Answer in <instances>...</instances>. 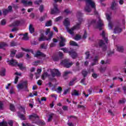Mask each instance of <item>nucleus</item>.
Segmentation results:
<instances>
[{
  "mask_svg": "<svg viewBox=\"0 0 126 126\" xmlns=\"http://www.w3.org/2000/svg\"><path fill=\"white\" fill-rule=\"evenodd\" d=\"M82 15H83V14L81 13V12L79 11L77 12V17H78L79 23L70 30L68 27L70 26V22H69L68 18H66L64 20L63 23V25L65 26L67 32H68L69 34H70V35H73L74 34V32H73L74 30H78V29H80V25H81V22L83 21V20L81 18L82 17Z\"/></svg>",
  "mask_w": 126,
  "mask_h": 126,
  "instance_id": "1",
  "label": "nucleus"
},
{
  "mask_svg": "<svg viewBox=\"0 0 126 126\" xmlns=\"http://www.w3.org/2000/svg\"><path fill=\"white\" fill-rule=\"evenodd\" d=\"M85 1L86 6L85 7V11H86V12H90V11H91V7H92V8H94V14H98V12L96 11L95 2L92 1V0H85Z\"/></svg>",
  "mask_w": 126,
  "mask_h": 126,
  "instance_id": "2",
  "label": "nucleus"
},
{
  "mask_svg": "<svg viewBox=\"0 0 126 126\" xmlns=\"http://www.w3.org/2000/svg\"><path fill=\"white\" fill-rule=\"evenodd\" d=\"M50 72L51 75L49 74L48 72H45L42 75V78L43 80L45 79V77H49L51 78V76H52V78H54L55 76L60 77L61 76V72L59 71V70L57 69H53L50 70Z\"/></svg>",
  "mask_w": 126,
  "mask_h": 126,
  "instance_id": "3",
  "label": "nucleus"
},
{
  "mask_svg": "<svg viewBox=\"0 0 126 126\" xmlns=\"http://www.w3.org/2000/svg\"><path fill=\"white\" fill-rule=\"evenodd\" d=\"M29 117V120L32 121V124H36L40 126H43L46 125L45 121L39 120V116L37 115V114H33L30 115Z\"/></svg>",
  "mask_w": 126,
  "mask_h": 126,
  "instance_id": "4",
  "label": "nucleus"
},
{
  "mask_svg": "<svg viewBox=\"0 0 126 126\" xmlns=\"http://www.w3.org/2000/svg\"><path fill=\"white\" fill-rule=\"evenodd\" d=\"M9 64L12 65L13 66H19V68L21 69V70L26 69V68L23 66V64L22 63H20L18 64V63H17V61H16V60H14V59H12L11 60L9 61Z\"/></svg>",
  "mask_w": 126,
  "mask_h": 126,
  "instance_id": "5",
  "label": "nucleus"
},
{
  "mask_svg": "<svg viewBox=\"0 0 126 126\" xmlns=\"http://www.w3.org/2000/svg\"><path fill=\"white\" fill-rule=\"evenodd\" d=\"M98 44H95V47H99V48H102V51H105L106 50H107V45H106V43L104 42V41L103 40H98Z\"/></svg>",
  "mask_w": 126,
  "mask_h": 126,
  "instance_id": "6",
  "label": "nucleus"
},
{
  "mask_svg": "<svg viewBox=\"0 0 126 126\" xmlns=\"http://www.w3.org/2000/svg\"><path fill=\"white\" fill-rule=\"evenodd\" d=\"M104 26V22L101 20L100 17L98 18V21H97L96 25L95 28L99 29V31L102 30V28Z\"/></svg>",
  "mask_w": 126,
  "mask_h": 126,
  "instance_id": "7",
  "label": "nucleus"
},
{
  "mask_svg": "<svg viewBox=\"0 0 126 126\" xmlns=\"http://www.w3.org/2000/svg\"><path fill=\"white\" fill-rule=\"evenodd\" d=\"M62 64H63L65 67L68 68L72 65V63H69V59H65L62 62Z\"/></svg>",
  "mask_w": 126,
  "mask_h": 126,
  "instance_id": "8",
  "label": "nucleus"
},
{
  "mask_svg": "<svg viewBox=\"0 0 126 126\" xmlns=\"http://www.w3.org/2000/svg\"><path fill=\"white\" fill-rule=\"evenodd\" d=\"M54 8L51 9V14H59L60 13V10L58 8V4H54Z\"/></svg>",
  "mask_w": 126,
  "mask_h": 126,
  "instance_id": "9",
  "label": "nucleus"
},
{
  "mask_svg": "<svg viewBox=\"0 0 126 126\" xmlns=\"http://www.w3.org/2000/svg\"><path fill=\"white\" fill-rule=\"evenodd\" d=\"M17 88L18 89H23V88L27 89V82L25 81L21 84H19L17 86Z\"/></svg>",
  "mask_w": 126,
  "mask_h": 126,
  "instance_id": "10",
  "label": "nucleus"
},
{
  "mask_svg": "<svg viewBox=\"0 0 126 126\" xmlns=\"http://www.w3.org/2000/svg\"><path fill=\"white\" fill-rule=\"evenodd\" d=\"M58 57H55V56H53V59L54 62H58L59 61V59H63V54L61 52H58Z\"/></svg>",
  "mask_w": 126,
  "mask_h": 126,
  "instance_id": "11",
  "label": "nucleus"
},
{
  "mask_svg": "<svg viewBox=\"0 0 126 126\" xmlns=\"http://www.w3.org/2000/svg\"><path fill=\"white\" fill-rule=\"evenodd\" d=\"M21 2L23 4L24 6H30L33 4V2L31 1H28L27 0H22Z\"/></svg>",
  "mask_w": 126,
  "mask_h": 126,
  "instance_id": "12",
  "label": "nucleus"
},
{
  "mask_svg": "<svg viewBox=\"0 0 126 126\" xmlns=\"http://www.w3.org/2000/svg\"><path fill=\"white\" fill-rule=\"evenodd\" d=\"M57 118V115L54 113H51L49 114L47 122L50 123L53 120V119H56Z\"/></svg>",
  "mask_w": 126,
  "mask_h": 126,
  "instance_id": "13",
  "label": "nucleus"
},
{
  "mask_svg": "<svg viewBox=\"0 0 126 126\" xmlns=\"http://www.w3.org/2000/svg\"><path fill=\"white\" fill-rule=\"evenodd\" d=\"M106 19L109 21L108 27L109 29H113V27L112 26V24L110 22L111 21V15L109 14H106Z\"/></svg>",
  "mask_w": 126,
  "mask_h": 126,
  "instance_id": "14",
  "label": "nucleus"
},
{
  "mask_svg": "<svg viewBox=\"0 0 126 126\" xmlns=\"http://www.w3.org/2000/svg\"><path fill=\"white\" fill-rule=\"evenodd\" d=\"M65 38H63V36H61L60 42V47H64V46H65Z\"/></svg>",
  "mask_w": 126,
  "mask_h": 126,
  "instance_id": "15",
  "label": "nucleus"
},
{
  "mask_svg": "<svg viewBox=\"0 0 126 126\" xmlns=\"http://www.w3.org/2000/svg\"><path fill=\"white\" fill-rule=\"evenodd\" d=\"M99 60V56H95L94 58L93 59V63H91V65H96L98 63V61Z\"/></svg>",
  "mask_w": 126,
  "mask_h": 126,
  "instance_id": "16",
  "label": "nucleus"
},
{
  "mask_svg": "<svg viewBox=\"0 0 126 126\" xmlns=\"http://www.w3.org/2000/svg\"><path fill=\"white\" fill-rule=\"evenodd\" d=\"M34 57L35 58H40V57H42L43 58H45L46 57V55L44 54L43 53L37 51L36 54L34 55Z\"/></svg>",
  "mask_w": 126,
  "mask_h": 126,
  "instance_id": "17",
  "label": "nucleus"
},
{
  "mask_svg": "<svg viewBox=\"0 0 126 126\" xmlns=\"http://www.w3.org/2000/svg\"><path fill=\"white\" fill-rule=\"evenodd\" d=\"M49 34L48 35V38L47 40H51V38H52V37H53V32H50V29H48L46 30V31L45 32V35H48V34Z\"/></svg>",
  "mask_w": 126,
  "mask_h": 126,
  "instance_id": "18",
  "label": "nucleus"
},
{
  "mask_svg": "<svg viewBox=\"0 0 126 126\" xmlns=\"http://www.w3.org/2000/svg\"><path fill=\"white\" fill-rule=\"evenodd\" d=\"M69 54L71 56L72 59H75L76 57H77V54L75 53V52L73 50H71L68 52Z\"/></svg>",
  "mask_w": 126,
  "mask_h": 126,
  "instance_id": "19",
  "label": "nucleus"
},
{
  "mask_svg": "<svg viewBox=\"0 0 126 126\" xmlns=\"http://www.w3.org/2000/svg\"><path fill=\"white\" fill-rule=\"evenodd\" d=\"M105 35L106 33H105V31H102V33H100V36H102V38L104 39L105 43L108 44V37H106Z\"/></svg>",
  "mask_w": 126,
  "mask_h": 126,
  "instance_id": "20",
  "label": "nucleus"
},
{
  "mask_svg": "<svg viewBox=\"0 0 126 126\" xmlns=\"http://www.w3.org/2000/svg\"><path fill=\"white\" fill-rule=\"evenodd\" d=\"M20 25V21H16L14 22L12 24L10 25V27H16Z\"/></svg>",
  "mask_w": 126,
  "mask_h": 126,
  "instance_id": "21",
  "label": "nucleus"
},
{
  "mask_svg": "<svg viewBox=\"0 0 126 126\" xmlns=\"http://www.w3.org/2000/svg\"><path fill=\"white\" fill-rule=\"evenodd\" d=\"M111 8L112 10H115L118 8V4L115 1H113L111 4Z\"/></svg>",
  "mask_w": 126,
  "mask_h": 126,
  "instance_id": "22",
  "label": "nucleus"
},
{
  "mask_svg": "<svg viewBox=\"0 0 126 126\" xmlns=\"http://www.w3.org/2000/svg\"><path fill=\"white\" fill-rule=\"evenodd\" d=\"M8 47V44L5 42H1L0 43V49H3V50H5V48Z\"/></svg>",
  "mask_w": 126,
  "mask_h": 126,
  "instance_id": "23",
  "label": "nucleus"
},
{
  "mask_svg": "<svg viewBox=\"0 0 126 126\" xmlns=\"http://www.w3.org/2000/svg\"><path fill=\"white\" fill-rule=\"evenodd\" d=\"M29 30L31 34H33V33L35 32V29L32 24L30 25L29 27Z\"/></svg>",
  "mask_w": 126,
  "mask_h": 126,
  "instance_id": "24",
  "label": "nucleus"
},
{
  "mask_svg": "<svg viewBox=\"0 0 126 126\" xmlns=\"http://www.w3.org/2000/svg\"><path fill=\"white\" fill-rule=\"evenodd\" d=\"M72 96H79L80 95V93H79V91H77L76 90H73L71 92Z\"/></svg>",
  "mask_w": 126,
  "mask_h": 126,
  "instance_id": "25",
  "label": "nucleus"
},
{
  "mask_svg": "<svg viewBox=\"0 0 126 126\" xmlns=\"http://www.w3.org/2000/svg\"><path fill=\"white\" fill-rule=\"evenodd\" d=\"M122 32V29L120 28V27L116 26L114 29V33L117 34L118 33H121Z\"/></svg>",
  "mask_w": 126,
  "mask_h": 126,
  "instance_id": "26",
  "label": "nucleus"
},
{
  "mask_svg": "<svg viewBox=\"0 0 126 126\" xmlns=\"http://www.w3.org/2000/svg\"><path fill=\"white\" fill-rule=\"evenodd\" d=\"M17 114L19 118H20L21 120H22V121H24V120H25V116L23 114L20 113V112H18Z\"/></svg>",
  "mask_w": 126,
  "mask_h": 126,
  "instance_id": "27",
  "label": "nucleus"
},
{
  "mask_svg": "<svg viewBox=\"0 0 126 126\" xmlns=\"http://www.w3.org/2000/svg\"><path fill=\"white\" fill-rule=\"evenodd\" d=\"M5 71H6L5 68H2L0 71V75H1V76H4L5 75Z\"/></svg>",
  "mask_w": 126,
  "mask_h": 126,
  "instance_id": "28",
  "label": "nucleus"
},
{
  "mask_svg": "<svg viewBox=\"0 0 126 126\" xmlns=\"http://www.w3.org/2000/svg\"><path fill=\"white\" fill-rule=\"evenodd\" d=\"M39 42H42V41H45V36L44 34L41 33L40 38L38 39Z\"/></svg>",
  "mask_w": 126,
  "mask_h": 126,
  "instance_id": "29",
  "label": "nucleus"
},
{
  "mask_svg": "<svg viewBox=\"0 0 126 126\" xmlns=\"http://www.w3.org/2000/svg\"><path fill=\"white\" fill-rule=\"evenodd\" d=\"M16 54V50L14 49H11V54H10V56L12 58H13L14 56H15V54Z\"/></svg>",
  "mask_w": 126,
  "mask_h": 126,
  "instance_id": "30",
  "label": "nucleus"
},
{
  "mask_svg": "<svg viewBox=\"0 0 126 126\" xmlns=\"http://www.w3.org/2000/svg\"><path fill=\"white\" fill-rule=\"evenodd\" d=\"M41 72H42V69L38 68L37 69V73H35L36 79L39 77V76H38V74H40V73H41Z\"/></svg>",
  "mask_w": 126,
  "mask_h": 126,
  "instance_id": "31",
  "label": "nucleus"
},
{
  "mask_svg": "<svg viewBox=\"0 0 126 126\" xmlns=\"http://www.w3.org/2000/svg\"><path fill=\"white\" fill-rule=\"evenodd\" d=\"M117 51L120 53H123L124 52V47L123 46L117 47Z\"/></svg>",
  "mask_w": 126,
  "mask_h": 126,
  "instance_id": "32",
  "label": "nucleus"
},
{
  "mask_svg": "<svg viewBox=\"0 0 126 126\" xmlns=\"http://www.w3.org/2000/svg\"><path fill=\"white\" fill-rule=\"evenodd\" d=\"M55 91H56V92H57L59 94H61L62 93V92L63 91V89L61 87H58V88L56 89Z\"/></svg>",
  "mask_w": 126,
  "mask_h": 126,
  "instance_id": "33",
  "label": "nucleus"
},
{
  "mask_svg": "<svg viewBox=\"0 0 126 126\" xmlns=\"http://www.w3.org/2000/svg\"><path fill=\"white\" fill-rule=\"evenodd\" d=\"M70 45L71 46H75V47L78 46V44H77V43L75 42V41H70Z\"/></svg>",
  "mask_w": 126,
  "mask_h": 126,
  "instance_id": "34",
  "label": "nucleus"
},
{
  "mask_svg": "<svg viewBox=\"0 0 126 126\" xmlns=\"http://www.w3.org/2000/svg\"><path fill=\"white\" fill-rule=\"evenodd\" d=\"M77 78H74L69 83V85L70 86H72L73 84H74V82H75Z\"/></svg>",
  "mask_w": 126,
  "mask_h": 126,
  "instance_id": "35",
  "label": "nucleus"
},
{
  "mask_svg": "<svg viewBox=\"0 0 126 126\" xmlns=\"http://www.w3.org/2000/svg\"><path fill=\"white\" fill-rule=\"evenodd\" d=\"M22 50L24 51V52H31V53H32V54H33V50L25 49V48H22Z\"/></svg>",
  "mask_w": 126,
  "mask_h": 126,
  "instance_id": "36",
  "label": "nucleus"
},
{
  "mask_svg": "<svg viewBox=\"0 0 126 126\" xmlns=\"http://www.w3.org/2000/svg\"><path fill=\"white\" fill-rule=\"evenodd\" d=\"M43 101H47V98L46 97H41V100H38V103L41 105L42 104V101L43 102Z\"/></svg>",
  "mask_w": 126,
  "mask_h": 126,
  "instance_id": "37",
  "label": "nucleus"
},
{
  "mask_svg": "<svg viewBox=\"0 0 126 126\" xmlns=\"http://www.w3.org/2000/svg\"><path fill=\"white\" fill-rule=\"evenodd\" d=\"M0 126H7V122L6 121H2L0 122Z\"/></svg>",
  "mask_w": 126,
  "mask_h": 126,
  "instance_id": "38",
  "label": "nucleus"
},
{
  "mask_svg": "<svg viewBox=\"0 0 126 126\" xmlns=\"http://www.w3.org/2000/svg\"><path fill=\"white\" fill-rule=\"evenodd\" d=\"M4 105L3 102L0 101V111H2L4 109Z\"/></svg>",
  "mask_w": 126,
  "mask_h": 126,
  "instance_id": "39",
  "label": "nucleus"
},
{
  "mask_svg": "<svg viewBox=\"0 0 126 126\" xmlns=\"http://www.w3.org/2000/svg\"><path fill=\"white\" fill-rule=\"evenodd\" d=\"M10 111H12V112H14V111H15V107L13 104H10Z\"/></svg>",
  "mask_w": 126,
  "mask_h": 126,
  "instance_id": "40",
  "label": "nucleus"
},
{
  "mask_svg": "<svg viewBox=\"0 0 126 126\" xmlns=\"http://www.w3.org/2000/svg\"><path fill=\"white\" fill-rule=\"evenodd\" d=\"M7 124V126H13V120H8Z\"/></svg>",
  "mask_w": 126,
  "mask_h": 126,
  "instance_id": "41",
  "label": "nucleus"
},
{
  "mask_svg": "<svg viewBox=\"0 0 126 126\" xmlns=\"http://www.w3.org/2000/svg\"><path fill=\"white\" fill-rule=\"evenodd\" d=\"M82 74L84 77H86V76H87V74H88V72L86 70H83L82 72Z\"/></svg>",
  "mask_w": 126,
  "mask_h": 126,
  "instance_id": "42",
  "label": "nucleus"
},
{
  "mask_svg": "<svg viewBox=\"0 0 126 126\" xmlns=\"http://www.w3.org/2000/svg\"><path fill=\"white\" fill-rule=\"evenodd\" d=\"M8 12H9L8 11V9H5L3 10L2 14H3V15H6V14H7V13H8Z\"/></svg>",
  "mask_w": 126,
  "mask_h": 126,
  "instance_id": "43",
  "label": "nucleus"
},
{
  "mask_svg": "<svg viewBox=\"0 0 126 126\" xmlns=\"http://www.w3.org/2000/svg\"><path fill=\"white\" fill-rule=\"evenodd\" d=\"M23 40H29V38H28V33H25L23 37Z\"/></svg>",
  "mask_w": 126,
  "mask_h": 126,
  "instance_id": "44",
  "label": "nucleus"
},
{
  "mask_svg": "<svg viewBox=\"0 0 126 126\" xmlns=\"http://www.w3.org/2000/svg\"><path fill=\"white\" fill-rule=\"evenodd\" d=\"M80 39H81V36L78 35V34H77L75 38H74V39L76 40V41H78V40H80Z\"/></svg>",
  "mask_w": 126,
  "mask_h": 126,
  "instance_id": "45",
  "label": "nucleus"
},
{
  "mask_svg": "<svg viewBox=\"0 0 126 126\" xmlns=\"http://www.w3.org/2000/svg\"><path fill=\"white\" fill-rule=\"evenodd\" d=\"M41 63V62L39 60H37L36 61L32 63V65H38V64H39V63Z\"/></svg>",
  "mask_w": 126,
  "mask_h": 126,
  "instance_id": "46",
  "label": "nucleus"
},
{
  "mask_svg": "<svg viewBox=\"0 0 126 126\" xmlns=\"http://www.w3.org/2000/svg\"><path fill=\"white\" fill-rule=\"evenodd\" d=\"M45 26H47V27H49V26H52V21H49L47 22L45 24Z\"/></svg>",
  "mask_w": 126,
  "mask_h": 126,
  "instance_id": "47",
  "label": "nucleus"
},
{
  "mask_svg": "<svg viewBox=\"0 0 126 126\" xmlns=\"http://www.w3.org/2000/svg\"><path fill=\"white\" fill-rule=\"evenodd\" d=\"M15 46H17V43L14 41L11 42L10 46L11 47H15Z\"/></svg>",
  "mask_w": 126,
  "mask_h": 126,
  "instance_id": "48",
  "label": "nucleus"
},
{
  "mask_svg": "<svg viewBox=\"0 0 126 126\" xmlns=\"http://www.w3.org/2000/svg\"><path fill=\"white\" fill-rule=\"evenodd\" d=\"M86 55V59H89V57L90 56V53L89 51H87L85 53Z\"/></svg>",
  "mask_w": 126,
  "mask_h": 126,
  "instance_id": "49",
  "label": "nucleus"
},
{
  "mask_svg": "<svg viewBox=\"0 0 126 126\" xmlns=\"http://www.w3.org/2000/svg\"><path fill=\"white\" fill-rule=\"evenodd\" d=\"M100 63H101V64H104V63H110V61L106 60L105 62V61L102 60L101 61Z\"/></svg>",
  "mask_w": 126,
  "mask_h": 126,
  "instance_id": "50",
  "label": "nucleus"
},
{
  "mask_svg": "<svg viewBox=\"0 0 126 126\" xmlns=\"http://www.w3.org/2000/svg\"><path fill=\"white\" fill-rule=\"evenodd\" d=\"M40 47L41 49H47V44H45V43H43L40 45Z\"/></svg>",
  "mask_w": 126,
  "mask_h": 126,
  "instance_id": "51",
  "label": "nucleus"
},
{
  "mask_svg": "<svg viewBox=\"0 0 126 126\" xmlns=\"http://www.w3.org/2000/svg\"><path fill=\"white\" fill-rule=\"evenodd\" d=\"M69 91H70V90L68 89L64 90L63 95H66V94H67V93H68V92H69Z\"/></svg>",
  "mask_w": 126,
  "mask_h": 126,
  "instance_id": "52",
  "label": "nucleus"
},
{
  "mask_svg": "<svg viewBox=\"0 0 126 126\" xmlns=\"http://www.w3.org/2000/svg\"><path fill=\"white\" fill-rule=\"evenodd\" d=\"M23 57V54L22 53H19L18 55H16V57L17 58V59H19L20 58H22Z\"/></svg>",
  "mask_w": 126,
  "mask_h": 126,
  "instance_id": "53",
  "label": "nucleus"
},
{
  "mask_svg": "<svg viewBox=\"0 0 126 126\" xmlns=\"http://www.w3.org/2000/svg\"><path fill=\"white\" fill-rule=\"evenodd\" d=\"M62 19H63V17L59 16L55 19V21L57 22L58 21H60Z\"/></svg>",
  "mask_w": 126,
  "mask_h": 126,
  "instance_id": "54",
  "label": "nucleus"
},
{
  "mask_svg": "<svg viewBox=\"0 0 126 126\" xmlns=\"http://www.w3.org/2000/svg\"><path fill=\"white\" fill-rule=\"evenodd\" d=\"M6 24V20L5 19H3L1 21V25H5Z\"/></svg>",
  "mask_w": 126,
  "mask_h": 126,
  "instance_id": "55",
  "label": "nucleus"
},
{
  "mask_svg": "<svg viewBox=\"0 0 126 126\" xmlns=\"http://www.w3.org/2000/svg\"><path fill=\"white\" fill-rule=\"evenodd\" d=\"M18 79H19V77L18 76H16L14 80L15 84H17V82H18Z\"/></svg>",
  "mask_w": 126,
  "mask_h": 126,
  "instance_id": "56",
  "label": "nucleus"
},
{
  "mask_svg": "<svg viewBox=\"0 0 126 126\" xmlns=\"http://www.w3.org/2000/svg\"><path fill=\"white\" fill-rule=\"evenodd\" d=\"M42 2V0H36L34 2V4H40Z\"/></svg>",
  "mask_w": 126,
  "mask_h": 126,
  "instance_id": "57",
  "label": "nucleus"
},
{
  "mask_svg": "<svg viewBox=\"0 0 126 126\" xmlns=\"http://www.w3.org/2000/svg\"><path fill=\"white\" fill-rule=\"evenodd\" d=\"M43 10H44V6L43 5H40L39 7V11L40 12H42Z\"/></svg>",
  "mask_w": 126,
  "mask_h": 126,
  "instance_id": "58",
  "label": "nucleus"
},
{
  "mask_svg": "<svg viewBox=\"0 0 126 126\" xmlns=\"http://www.w3.org/2000/svg\"><path fill=\"white\" fill-rule=\"evenodd\" d=\"M69 73H70V71H66L64 72L63 74V76H66V75H67V74H69Z\"/></svg>",
  "mask_w": 126,
  "mask_h": 126,
  "instance_id": "59",
  "label": "nucleus"
},
{
  "mask_svg": "<svg viewBox=\"0 0 126 126\" xmlns=\"http://www.w3.org/2000/svg\"><path fill=\"white\" fill-rule=\"evenodd\" d=\"M61 50H62V51H63V52H64V53H68V51L67 50V49L66 48H61Z\"/></svg>",
  "mask_w": 126,
  "mask_h": 126,
  "instance_id": "60",
  "label": "nucleus"
},
{
  "mask_svg": "<svg viewBox=\"0 0 126 126\" xmlns=\"http://www.w3.org/2000/svg\"><path fill=\"white\" fill-rule=\"evenodd\" d=\"M83 38V39H86L87 38V32H86V31H85Z\"/></svg>",
  "mask_w": 126,
  "mask_h": 126,
  "instance_id": "61",
  "label": "nucleus"
},
{
  "mask_svg": "<svg viewBox=\"0 0 126 126\" xmlns=\"http://www.w3.org/2000/svg\"><path fill=\"white\" fill-rule=\"evenodd\" d=\"M119 103L120 104H125V103H126V99L124 98L122 100H120Z\"/></svg>",
  "mask_w": 126,
  "mask_h": 126,
  "instance_id": "62",
  "label": "nucleus"
},
{
  "mask_svg": "<svg viewBox=\"0 0 126 126\" xmlns=\"http://www.w3.org/2000/svg\"><path fill=\"white\" fill-rule=\"evenodd\" d=\"M108 113L109 114V115H111V116H114V113H113L112 110L109 109L108 111Z\"/></svg>",
  "mask_w": 126,
  "mask_h": 126,
  "instance_id": "63",
  "label": "nucleus"
},
{
  "mask_svg": "<svg viewBox=\"0 0 126 126\" xmlns=\"http://www.w3.org/2000/svg\"><path fill=\"white\" fill-rule=\"evenodd\" d=\"M100 70L101 72H104V71H105V70H106V67H101L100 68Z\"/></svg>",
  "mask_w": 126,
  "mask_h": 126,
  "instance_id": "64",
  "label": "nucleus"
}]
</instances>
